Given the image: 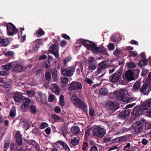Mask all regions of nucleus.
Instances as JSON below:
<instances>
[{
    "instance_id": "f257e3e1",
    "label": "nucleus",
    "mask_w": 151,
    "mask_h": 151,
    "mask_svg": "<svg viewBox=\"0 0 151 151\" xmlns=\"http://www.w3.org/2000/svg\"><path fill=\"white\" fill-rule=\"evenodd\" d=\"M114 96L117 100L126 102H131L133 101L132 98L128 97V93L127 91L121 89L119 91L114 92Z\"/></svg>"
},
{
    "instance_id": "f03ea898",
    "label": "nucleus",
    "mask_w": 151,
    "mask_h": 151,
    "mask_svg": "<svg viewBox=\"0 0 151 151\" xmlns=\"http://www.w3.org/2000/svg\"><path fill=\"white\" fill-rule=\"evenodd\" d=\"M146 122V120L145 119H142L133 123L130 128L134 129L136 134L141 132L144 128V125Z\"/></svg>"
},
{
    "instance_id": "7ed1b4c3",
    "label": "nucleus",
    "mask_w": 151,
    "mask_h": 151,
    "mask_svg": "<svg viewBox=\"0 0 151 151\" xmlns=\"http://www.w3.org/2000/svg\"><path fill=\"white\" fill-rule=\"evenodd\" d=\"M71 100L74 104L81 108L84 112H86L87 111V105L78 97L76 96H73L71 98Z\"/></svg>"
},
{
    "instance_id": "20e7f679",
    "label": "nucleus",
    "mask_w": 151,
    "mask_h": 151,
    "mask_svg": "<svg viewBox=\"0 0 151 151\" xmlns=\"http://www.w3.org/2000/svg\"><path fill=\"white\" fill-rule=\"evenodd\" d=\"M92 129L93 130L92 134L94 137H98L101 138L105 134V130L100 126L94 125L93 126Z\"/></svg>"
},
{
    "instance_id": "39448f33",
    "label": "nucleus",
    "mask_w": 151,
    "mask_h": 151,
    "mask_svg": "<svg viewBox=\"0 0 151 151\" xmlns=\"http://www.w3.org/2000/svg\"><path fill=\"white\" fill-rule=\"evenodd\" d=\"M77 42L81 43L83 46L91 51H93L95 47H96V45L93 42L87 40L79 39L77 40Z\"/></svg>"
},
{
    "instance_id": "423d86ee",
    "label": "nucleus",
    "mask_w": 151,
    "mask_h": 151,
    "mask_svg": "<svg viewBox=\"0 0 151 151\" xmlns=\"http://www.w3.org/2000/svg\"><path fill=\"white\" fill-rule=\"evenodd\" d=\"M11 68L12 71L13 72H16L17 73L22 72L23 70V68L19 63L17 62H14L11 63Z\"/></svg>"
},
{
    "instance_id": "0eeeda50",
    "label": "nucleus",
    "mask_w": 151,
    "mask_h": 151,
    "mask_svg": "<svg viewBox=\"0 0 151 151\" xmlns=\"http://www.w3.org/2000/svg\"><path fill=\"white\" fill-rule=\"evenodd\" d=\"M108 67L106 60H104L99 63L98 65V68L95 72V74L98 75L101 73L105 71V69Z\"/></svg>"
},
{
    "instance_id": "6e6552de",
    "label": "nucleus",
    "mask_w": 151,
    "mask_h": 151,
    "mask_svg": "<svg viewBox=\"0 0 151 151\" xmlns=\"http://www.w3.org/2000/svg\"><path fill=\"white\" fill-rule=\"evenodd\" d=\"M144 110V109H143L141 106L140 107H135L131 113L133 118L141 116Z\"/></svg>"
},
{
    "instance_id": "1a4fd4ad",
    "label": "nucleus",
    "mask_w": 151,
    "mask_h": 151,
    "mask_svg": "<svg viewBox=\"0 0 151 151\" xmlns=\"http://www.w3.org/2000/svg\"><path fill=\"white\" fill-rule=\"evenodd\" d=\"M7 33L9 35L12 36L17 33V30L15 26L12 23H9L6 25Z\"/></svg>"
},
{
    "instance_id": "9d476101",
    "label": "nucleus",
    "mask_w": 151,
    "mask_h": 151,
    "mask_svg": "<svg viewBox=\"0 0 151 151\" xmlns=\"http://www.w3.org/2000/svg\"><path fill=\"white\" fill-rule=\"evenodd\" d=\"M49 51L53 54L55 56L56 58L59 57L58 46V45L52 44L50 45L49 49Z\"/></svg>"
},
{
    "instance_id": "9b49d317",
    "label": "nucleus",
    "mask_w": 151,
    "mask_h": 151,
    "mask_svg": "<svg viewBox=\"0 0 151 151\" xmlns=\"http://www.w3.org/2000/svg\"><path fill=\"white\" fill-rule=\"evenodd\" d=\"M123 78L126 81H130L134 80L133 76V72L131 70H128L126 72L124 76H123Z\"/></svg>"
},
{
    "instance_id": "f8f14e48",
    "label": "nucleus",
    "mask_w": 151,
    "mask_h": 151,
    "mask_svg": "<svg viewBox=\"0 0 151 151\" xmlns=\"http://www.w3.org/2000/svg\"><path fill=\"white\" fill-rule=\"evenodd\" d=\"M69 88L70 90L80 89L82 88L81 83L78 82H72L69 85Z\"/></svg>"
},
{
    "instance_id": "ddd939ff",
    "label": "nucleus",
    "mask_w": 151,
    "mask_h": 151,
    "mask_svg": "<svg viewBox=\"0 0 151 151\" xmlns=\"http://www.w3.org/2000/svg\"><path fill=\"white\" fill-rule=\"evenodd\" d=\"M130 114L129 110H124L120 113L118 115V117L122 119L125 120L128 117Z\"/></svg>"
},
{
    "instance_id": "4468645a",
    "label": "nucleus",
    "mask_w": 151,
    "mask_h": 151,
    "mask_svg": "<svg viewBox=\"0 0 151 151\" xmlns=\"http://www.w3.org/2000/svg\"><path fill=\"white\" fill-rule=\"evenodd\" d=\"M141 106L145 110H149L151 109V99H148L144 102Z\"/></svg>"
},
{
    "instance_id": "2eb2a0df",
    "label": "nucleus",
    "mask_w": 151,
    "mask_h": 151,
    "mask_svg": "<svg viewBox=\"0 0 151 151\" xmlns=\"http://www.w3.org/2000/svg\"><path fill=\"white\" fill-rule=\"evenodd\" d=\"M11 63L9 65H6L1 67V69L3 70V71H0V75L4 76L8 74L7 71L11 67L10 65Z\"/></svg>"
},
{
    "instance_id": "dca6fc26",
    "label": "nucleus",
    "mask_w": 151,
    "mask_h": 151,
    "mask_svg": "<svg viewBox=\"0 0 151 151\" xmlns=\"http://www.w3.org/2000/svg\"><path fill=\"white\" fill-rule=\"evenodd\" d=\"M106 107L109 110L114 111L116 110L115 103L111 101H109L106 104Z\"/></svg>"
},
{
    "instance_id": "f3484780",
    "label": "nucleus",
    "mask_w": 151,
    "mask_h": 151,
    "mask_svg": "<svg viewBox=\"0 0 151 151\" xmlns=\"http://www.w3.org/2000/svg\"><path fill=\"white\" fill-rule=\"evenodd\" d=\"M36 100L38 101H43L46 100V95L41 92H39L38 95L35 96Z\"/></svg>"
},
{
    "instance_id": "a211bd4d",
    "label": "nucleus",
    "mask_w": 151,
    "mask_h": 151,
    "mask_svg": "<svg viewBox=\"0 0 151 151\" xmlns=\"http://www.w3.org/2000/svg\"><path fill=\"white\" fill-rule=\"evenodd\" d=\"M141 86V81L139 80L137 81L133 85V88L132 89V91L135 92H138Z\"/></svg>"
},
{
    "instance_id": "6ab92c4d",
    "label": "nucleus",
    "mask_w": 151,
    "mask_h": 151,
    "mask_svg": "<svg viewBox=\"0 0 151 151\" xmlns=\"http://www.w3.org/2000/svg\"><path fill=\"white\" fill-rule=\"evenodd\" d=\"M50 88L52 91L56 95H59L60 92V89L56 84L51 85Z\"/></svg>"
},
{
    "instance_id": "aec40b11",
    "label": "nucleus",
    "mask_w": 151,
    "mask_h": 151,
    "mask_svg": "<svg viewBox=\"0 0 151 151\" xmlns=\"http://www.w3.org/2000/svg\"><path fill=\"white\" fill-rule=\"evenodd\" d=\"M75 70V68L73 66L69 67L67 68V76H72Z\"/></svg>"
},
{
    "instance_id": "412c9836",
    "label": "nucleus",
    "mask_w": 151,
    "mask_h": 151,
    "mask_svg": "<svg viewBox=\"0 0 151 151\" xmlns=\"http://www.w3.org/2000/svg\"><path fill=\"white\" fill-rule=\"evenodd\" d=\"M70 130L72 133L74 134H78L81 132L79 127L77 126L72 127L70 128Z\"/></svg>"
},
{
    "instance_id": "4be33fe9",
    "label": "nucleus",
    "mask_w": 151,
    "mask_h": 151,
    "mask_svg": "<svg viewBox=\"0 0 151 151\" xmlns=\"http://www.w3.org/2000/svg\"><path fill=\"white\" fill-rule=\"evenodd\" d=\"M30 101L29 99H27V101L23 104L21 106V109L23 111H25L28 109V105Z\"/></svg>"
},
{
    "instance_id": "5701e85b",
    "label": "nucleus",
    "mask_w": 151,
    "mask_h": 151,
    "mask_svg": "<svg viewBox=\"0 0 151 151\" xmlns=\"http://www.w3.org/2000/svg\"><path fill=\"white\" fill-rule=\"evenodd\" d=\"M10 43V41L7 39H0V45L2 46H6L9 45Z\"/></svg>"
},
{
    "instance_id": "b1692460",
    "label": "nucleus",
    "mask_w": 151,
    "mask_h": 151,
    "mask_svg": "<svg viewBox=\"0 0 151 151\" xmlns=\"http://www.w3.org/2000/svg\"><path fill=\"white\" fill-rule=\"evenodd\" d=\"M99 93L101 95H106L108 94V90L106 88H102L100 89Z\"/></svg>"
},
{
    "instance_id": "393cba45",
    "label": "nucleus",
    "mask_w": 151,
    "mask_h": 151,
    "mask_svg": "<svg viewBox=\"0 0 151 151\" xmlns=\"http://www.w3.org/2000/svg\"><path fill=\"white\" fill-rule=\"evenodd\" d=\"M123 68L121 67L118 71H116L115 73H113L114 75H115L116 76L118 77L119 79L121 78Z\"/></svg>"
},
{
    "instance_id": "a878e982",
    "label": "nucleus",
    "mask_w": 151,
    "mask_h": 151,
    "mask_svg": "<svg viewBox=\"0 0 151 151\" xmlns=\"http://www.w3.org/2000/svg\"><path fill=\"white\" fill-rule=\"evenodd\" d=\"M109 80L111 83H115L120 81L118 77L114 75L113 74H112L111 76L109 77Z\"/></svg>"
},
{
    "instance_id": "bb28decb",
    "label": "nucleus",
    "mask_w": 151,
    "mask_h": 151,
    "mask_svg": "<svg viewBox=\"0 0 151 151\" xmlns=\"http://www.w3.org/2000/svg\"><path fill=\"white\" fill-rule=\"evenodd\" d=\"M148 60L146 59H143L139 61L138 63V65L139 67L142 68L144 66L147 65V63Z\"/></svg>"
},
{
    "instance_id": "cd10ccee",
    "label": "nucleus",
    "mask_w": 151,
    "mask_h": 151,
    "mask_svg": "<svg viewBox=\"0 0 151 151\" xmlns=\"http://www.w3.org/2000/svg\"><path fill=\"white\" fill-rule=\"evenodd\" d=\"M52 76L55 82H57L58 77L57 73V70L55 69H53L52 70Z\"/></svg>"
},
{
    "instance_id": "c85d7f7f",
    "label": "nucleus",
    "mask_w": 151,
    "mask_h": 151,
    "mask_svg": "<svg viewBox=\"0 0 151 151\" xmlns=\"http://www.w3.org/2000/svg\"><path fill=\"white\" fill-rule=\"evenodd\" d=\"M56 144V145H58V147H61V149L63 148L66 149V144L63 141H60L57 142Z\"/></svg>"
},
{
    "instance_id": "c756f323",
    "label": "nucleus",
    "mask_w": 151,
    "mask_h": 151,
    "mask_svg": "<svg viewBox=\"0 0 151 151\" xmlns=\"http://www.w3.org/2000/svg\"><path fill=\"white\" fill-rule=\"evenodd\" d=\"M97 62L93 63L90 64H88V69L91 70L92 71L95 70L97 66Z\"/></svg>"
},
{
    "instance_id": "7c9ffc66",
    "label": "nucleus",
    "mask_w": 151,
    "mask_h": 151,
    "mask_svg": "<svg viewBox=\"0 0 151 151\" xmlns=\"http://www.w3.org/2000/svg\"><path fill=\"white\" fill-rule=\"evenodd\" d=\"M24 97L23 96L20 95L15 96L14 97V99L15 101L16 102H22V100L24 99Z\"/></svg>"
},
{
    "instance_id": "2f4dec72",
    "label": "nucleus",
    "mask_w": 151,
    "mask_h": 151,
    "mask_svg": "<svg viewBox=\"0 0 151 151\" xmlns=\"http://www.w3.org/2000/svg\"><path fill=\"white\" fill-rule=\"evenodd\" d=\"M61 85L64 87L66 86V76H62L61 78Z\"/></svg>"
},
{
    "instance_id": "473e14b6",
    "label": "nucleus",
    "mask_w": 151,
    "mask_h": 151,
    "mask_svg": "<svg viewBox=\"0 0 151 151\" xmlns=\"http://www.w3.org/2000/svg\"><path fill=\"white\" fill-rule=\"evenodd\" d=\"M102 47H98L96 45V47H95L93 51L96 54H99L101 53L102 52Z\"/></svg>"
},
{
    "instance_id": "72a5a7b5",
    "label": "nucleus",
    "mask_w": 151,
    "mask_h": 151,
    "mask_svg": "<svg viewBox=\"0 0 151 151\" xmlns=\"http://www.w3.org/2000/svg\"><path fill=\"white\" fill-rule=\"evenodd\" d=\"M16 114V109L14 108H12L10 111L9 113V116L11 117H14L15 116Z\"/></svg>"
},
{
    "instance_id": "f704fd0d",
    "label": "nucleus",
    "mask_w": 151,
    "mask_h": 151,
    "mask_svg": "<svg viewBox=\"0 0 151 151\" xmlns=\"http://www.w3.org/2000/svg\"><path fill=\"white\" fill-rule=\"evenodd\" d=\"M71 144L74 146H76L77 145L79 142V141L78 139L76 137H74L71 140Z\"/></svg>"
},
{
    "instance_id": "c9c22d12",
    "label": "nucleus",
    "mask_w": 151,
    "mask_h": 151,
    "mask_svg": "<svg viewBox=\"0 0 151 151\" xmlns=\"http://www.w3.org/2000/svg\"><path fill=\"white\" fill-rule=\"evenodd\" d=\"M88 147V142H85L83 144L82 149L84 151L87 150Z\"/></svg>"
},
{
    "instance_id": "e433bc0d",
    "label": "nucleus",
    "mask_w": 151,
    "mask_h": 151,
    "mask_svg": "<svg viewBox=\"0 0 151 151\" xmlns=\"http://www.w3.org/2000/svg\"><path fill=\"white\" fill-rule=\"evenodd\" d=\"M31 123L30 122L28 121L24 124V125H22L23 128L25 130L28 129L30 127Z\"/></svg>"
},
{
    "instance_id": "4c0bfd02",
    "label": "nucleus",
    "mask_w": 151,
    "mask_h": 151,
    "mask_svg": "<svg viewBox=\"0 0 151 151\" xmlns=\"http://www.w3.org/2000/svg\"><path fill=\"white\" fill-rule=\"evenodd\" d=\"M44 34V32L42 29H40L36 33V35L38 37H39L43 35Z\"/></svg>"
},
{
    "instance_id": "58836bf2",
    "label": "nucleus",
    "mask_w": 151,
    "mask_h": 151,
    "mask_svg": "<svg viewBox=\"0 0 151 151\" xmlns=\"http://www.w3.org/2000/svg\"><path fill=\"white\" fill-rule=\"evenodd\" d=\"M95 58L93 57H90L88 59V64L93 63L97 62L95 60Z\"/></svg>"
},
{
    "instance_id": "ea45409f",
    "label": "nucleus",
    "mask_w": 151,
    "mask_h": 151,
    "mask_svg": "<svg viewBox=\"0 0 151 151\" xmlns=\"http://www.w3.org/2000/svg\"><path fill=\"white\" fill-rule=\"evenodd\" d=\"M122 50H119L116 49L113 52V54L116 56H118L121 53Z\"/></svg>"
},
{
    "instance_id": "a19ab883",
    "label": "nucleus",
    "mask_w": 151,
    "mask_h": 151,
    "mask_svg": "<svg viewBox=\"0 0 151 151\" xmlns=\"http://www.w3.org/2000/svg\"><path fill=\"white\" fill-rule=\"evenodd\" d=\"M59 102L61 106H63L64 105L65 102L64 101V97L63 95H61L60 96Z\"/></svg>"
},
{
    "instance_id": "79ce46f5",
    "label": "nucleus",
    "mask_w": 151,
    "mask_h": 151,
    "mask_svg": "<svg viewBox=\"0 0 151 151\" xmlns=\"http://www.w3.org/2000/svg\"><path fill=\"white\" fill-rule=\"evenodd\" d=\"M27 93L28 96L30 97H32L35 94L33 91L31 90H27Z\"/></svg>"
},
{
    "instance_id": "37998d69",
    "label": "nucleus",
    "mask_w": 151,
    "mask_h": 151,
    "mask_svg": "<svg viewBox=\"0 0 151 151\" xmlns=\"http://www.w3.org/2000/svg\"><path fill=\"white\" fill-rule=\"evenodd\" d=\"M149 72V70L146 69H143L141 73V76L142 77L145 76Z\"/></svg>"
},
{
    "instance_id": "c03bdc74",
    "label": "nucleus",
    "mask_w": 151,
    "mask_h": 151,
    "mask_svg": "<svg viewBox=\"0 0 151 151\" xmlns=\"http://www.w3.org/2000/svg\"><path fill=\"white\" fill-rule=\"evenodd\" d=\"M127 66L129 68H134L136 65L134 63L132 62H129L127 64Z\"/></svg>"
},
{
    "instance_id": "a18cd8bd",
    "label": "nucleus",
    "mask_w": 151,
    "mask_h": 151,
    "mask_svg": "<svg viewBox=\"0 0 151 151\" xmlns=\"http://www.w3.org/2000/svg\"><path fill=\"white\" fill-rule=\"evenodd\" d=\"M45 76L46 79L50 81L51 80V75L50 73L49 72H47L45 75Z\"/></svg>"
},
{
    "instance_id": "49530a36",
    "label": "nucleus",
    "mask_w": 151,
    "mask_h": 151,
    "mask_svg": "<svg viewBox=\"0 0 151 151\" xmlns=\"http://www.w3.org/2000/svg\"><path fill=\"white\" fill-rule=\"evenodd\" d=\"M145 129H148L151 128V122H147L145 123Z\"/></svg>"
},
{
    "instance_id": "de8ad7c7",
    "label": "nucleus",
    "mask_w": 151,
    "mask_h": 151,
    "mask_svg": "<svg viewBox=\"0 0 151 151\" xmlns=\"http://www.w3.org/2000/svg\"><path fill=\"white\" fill-rule=\"evenodd\" d=\"M30 111L33 114H35L36 112V107L35 106L31 105L30 108Z\"/></svg>"
},
{
    "instance_id": "09e8293b",
    "label": "nucleus",
    "mask_w": 151,
    "mask_h": 151,
    "mask_svg": "<svg viewBox=\"0 0 151 151\" xmlns=\"http://www.w3.org/2000/svg\"><path fill=\"white\" fill-rule=\"evenodd\" d=\"M102 54L104 55H106L108 56L109 54L107 52V50L106 48L102 47Z\"/></svg>"
},
{
    "instance_id": "8fccbe9b",
    "label": "nucleus",
    "mask_w": 151,
    "mask_h": 151,
    "mask_svg": "<svg viewBox=\"0 0 151 151\" xmlns=\"http://www.w3.org/2000/svg\"><path fill=\"white\" fill-rule=\"evenodd\" d=\"M9 142L8 141L5 142L4 151H6V150L9 147Z\"/></svg>"
},
{
    "instance_id": "3c124183",
    "label": "nucleus",
    "mask_w": 151,
    "mask_h": 151,
    "mask_svg": "<svg viewBox=\"0 0 151 151\" xmlns=\"http://www.w3.org/2000/svg\"><path fill=\"white\" fill-rule=\"evenodd\" d=\"M27 143L29 145H35L36 144V142L34 140H28L27 141Z\"/></svg>"
},
{
    "instance_id": "603ef678",
    "label": "nucleus",
    "mask_w": 151,
    "mask_h": 151,
    "mask_svg": "<svg viewBox=\"0 0 151 151\" xmlns=\"http://www.w3.org/2000/svg\"><path fill=\"white\" fill-rule=\"evenodd\" d=\"M85 81L89 84L91 85L93 83V81L89 78H86L85 79Z\"/></svg>"
},
{
    "instance_id": "864d4df0",
    "label": "nucleus",
    "mask_w": 151,
    "mask_h": 151,
    "mask_svg": "<svg viewBox=\"0 0 151 151\" xmlns=\"http://www.w3.org/2000/svg\"><path fill=\"white\" fill-rule=\"evenodd\" d=\"M48 126V124L47 123L45 122H43L41 124L40 128L42 129H43L47 127Z\"/></svg>"
},
{
    "instance_id": "5fc2aeb1",
    "label": "nucleus",
    "mask_w": 151,
    "mask_h": 151,
    "mask_svg": "<svg viewBox=\"0 0 151 151\" xmlns=\"http://www.w3.org/2000/svg\"><path fill=\"white\" fill-rule=\"evenodd\" d=\"M51 116L55 121H58L60 119V118L59 116L54 114H52Z\"/></svg>"
},
{
    "instance_id": "6e6d98bb",
    "label": "nucleus",
    "mask_w": 151,
    "mask_h": 151,
    "mask_svg": "<svg viewBox=\"0 0 151 151\" xmlns=\"http://www.w3.org/2000/svg\"><path fill=\"white\" fill-rule=\"evenodd\" d=\"M131 144L130 143H128L126 144V145L124 146L123 150L127 151L128 149L130 147Z\"/></svg>"
},
{
    "instance_id": "4d7b16f0",
    "label": "nucleus",
    "mask_w": 151,
    "mask_h": 151,
    "mask_svg": "<svg viewBox=\"0 0 151 151\" xmlns=\"http://www.w3.org/2000/svg\"><path fill=\"white\" fill-rule=\"evenodd\" d=\"M90 134V130L88 129H86L85 130V138H87L88 137Z\"/></svg>"
},
{
    "instance_id": "13d9d810",
    "label": "nucleus",
    "mask_w": 151,
    "mask_h": 151,
    "mask_svg": "<svg viewBox=\"0 0 151 151\" xmlns=\"http://www.w3.org/2000/svg\"><path fill=\"white\" fill-rule=\"evenodd\" d=\"M119 141L120 142H121L123 141H126L127 140V137L125 136H123L120 137H119Z\"/></svg>"
},
{
    "instance_id": "bf43d9fd",
    "label": "nucleus",
    "mask_w": 151,
    "mask_h": 151,
    "mask_svg": "<svg viewBox=\"0 0 151 151\" xmlns=\"http://www.w3.org/2000/svg\"><path fill=\"white\" fill-rule=\"evenodd\" d=\"M28 121H27L26 119H22L20 120V121L19 122V124L21 125L22 126L23 125H24V124L28 122Z\"/></svg>"
},
{
    "instance_id": "052dcab7",
    "label": "nucleus",
    "mask_w": 151,
    "mask_h": 151,
    "mask_svg": "<svg viewBox=\"0 0 151 151\" xmlns=\"http://www.w3.org/2000/svg\"><path fill=\"white\" fill-rule=\"evenodd\" d=\"M119 140V137H116L115 139H114L112 140L111 141V143H110V144H111V143H113L115 142H120Z\"/></svg>"
},
{
    "instance_id": "680f3d73",
    "label": "nucleus",
    "mask_w": 151,
    "mask_h": 151,
    "mask_svg": "<svg viewBox=\"0 0 151 151\" xmlns=\"http://www.w3.org/2000/svg\"><path fill=\"white\" fill-rule=\"evenodd\" d=\"M141 143L142 145H146L148 143V140L145 138H143L141 141Z\"/></svg>"
},
{
    "instance_id": "e2e57ef3",
    "label": "nucleus",
    "mask_w": 151,
    "mask_h": 151,
    "mask_svg": "<svg viewBox=\"0 0 151 151\" xmlns=\"http://www.w3.org/2000/svg\"><path fill=\"white\" fill-rule=\"evenodd\" d=\"M89 114L90 116H93L94 115L95 113L93 109H89Z\"/></svg>"
},
{
    "instance_id": "0e129e2a",
    "label": "nucleus",
    "mask_w": 151,
    "mask_h": 151,
    "mask_svg": "<svg viewBox=\"0 0 151 151\" xmlns=\"http://www.w3.org/2000/svg\"><path fill=\"white\" fill-rule=\"evenodd\" d=\"M90 151H98L97 147L96 146L91 147Z\"/></svg>"
},
{
    "instance_id": "69168bd1",
    "label": "nucleus",
    "mask_w": 151,
    "mask_h": 151,
    "mask_svg": "<svg viewBox=\"0 0 151 151\" xmlns=\"http://www.w3.org/2000/svg\"><path fill=\"white\" fill-rule=\"evenodd\" d=\"M55 96L53 95L49 96L48 98V101L49 102H51L54 99Z\"/></svg>"
},
{
    "instance_id": "338daca9",
    "label": "nucleus",
    "mask_w": 151,
    "mask_h": 151,
    "mask_svg": "<svg viewBox=\"0 0 151 151\" xmlns=\"http://www.w3.org/2000/svg\"><path fill=\"white\" fill-rule=\"evenodd\" d=\"M104 141L105 143H108L111 141V138L109 137H105L104 138Z\"/></svg>"
},
{
    "instance_id": "774afa93",
    "label": "nucleus",
    "mask_w": 151,
    "mask_h": 151,
    "mask_svg": "<svg viewBox=\"0 0 151 151\" xmlns=\"http://www.w3.org/2000/svg\"><path fill=\"white\" fill-rule=\"evenodd\" d=\"M5 90L6 91H9L11 88V85L10 84H6L5 86Z\"/></svg>"
}]
</instances>
